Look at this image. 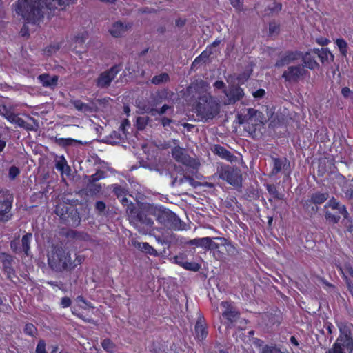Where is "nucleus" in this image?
<instances>
[{
  "label": "nucleus",
  "mask_w": 353,
  "mask_h": 353,
  "mask_svg": "<svg viewBox=\"0 0 353 353\" xmlns=\"http://www.w3.org/2000/svg\"><path fill=\"white\" fill-rule=\"evenodd\" d=\"M194 331L196 338L199 341H202L206 338L208 331L206 330L205 321L203 319L200 318L197 320L194 327Z\"/></svg>",
  "instance_id": "nucleus-21"
},
{
  "label": "nucleus",
  "mask_w": 353,
  "mask_h": 353,
  "mask_svg": "<svg viewBox=\"0 0 353 353\" xmlns=\"http://www.w3.org/2000/svg\"><path fill=\"white\" fill-rule=\"evenodd\" d=\"M71 300L68 297H63L61 301V305L63 308H66L70 306L71 305Z\"/></svg>",
  "instance_id": "nucleus-52"
},
{
  "label": "nucleus",
  "mask_w": 353,
  "mask_h": 353,
  "mask_svg": "<svg viewBox=\"0 0 353 353\" xmlns=\"http://www.w3.org/2000/svg\"><path fill=\"white\" fill-rule=\"evenodd\" d=\"M210 50H205L193 62V65H195L196 63L200 61H205L207 59H208L210 56Z\"/></svg>",
  "instance_id": "nucleus-43"
},
{
  "label": "nucleus",
  "mask_w": 353,
  "mask_h": 353,
  "mask_svg": "<svg viewBox=\"0 0 353 353\" xmlns=\"http://www.w3.org/2000/svg\"><path fill=\"white\" fill-rule=\"evenodd\" d=\"M196 111L203 119H212L219 112V104L206 92L199 97Z\"/></svg>",
  "instance_id": "nucleus-4"
},
{
  "label": "nucleus",
  "mask_w": 353,
  "mask_h": 353,
  "mask_svg": "<svg viewBox=\"0 0 353 353\" xmlns=\"http://www.w3.org/2000/svg\"><path fill=\"white\" fill-rule=\"evenodd\" d=\"M134 210V207L133 204L132 203H130V204L128 206L126 211L128 213L132 214Z\"/></svg>",
  "instance_id": "nucleus-63"
},
{
  "label": "nucleus",
  "mask_w": 353,
  "mask_h": 353,
  "mask_svg": "<svg viewBox=\"0 0 353 353\" xmlns=\"http://www.w3.org/2000/svg\"><path fill=\"white\" fill-rule=\"evenodd\" d=\"M169 79V75L167 73H162L159 75L154 76L152 79L151 83L154 85H160L161 83L168 82Z\"/></svg>",
  "instance_id": "nucleus-33"
},
{
  "label": "nucleus",
  "mask_w": 353,
  "mask_h": 353,
  "mask_svg": "<svg viewBox=\"0 0 353 353\" xmlns=\"http://www.w3.org/2000/svg\"><path fill=\"white\" fill-rule=\"evenodd\" d=\"M171 122H172L171 119H170L168 118H165V117L163 118L161 120L162 125L164 127L168 126Z\"/></svg>",
  "instance_id": "nucleus-61"
},
{
  "label": "nucleus",
  "mask_w": 353,
  "mask_h": 353,
  "mask_svg": "<svg viewBox=\"0 0 353 353\" xmlns=\"http://www.w3.org/2000/svg\"><path fill=\"white\" fill-rule=\"evenodd\" d=\"M12 113L11 110L4 105H0V115L3 116L5 119H8L9 114Z\"/></svg>",
  "instance_id": "nucleus-50"
},
{
  "label": "nucleus",
  "mask_w": 353,
  "mask_h": 353,
  "mask_svg": "<svg viewBox=\"0 0 353 353\" xmlns=\"http://www.w3.org/2000/svg\"><path fill=\"white\" fill-rule=\"evenodd\" d=\"M290 341L292 345L296 347L299 346V342L297 339L295 338V336H291Z\"/></svg>",
  "instance_id": "nucleus-62"
},
{
  "label": "nucleus",
  "mask_w": 353,
  "mask_h": 353,
  "mask_svg": "<svg viewBox=\"0 0 353 353\" xmlns=\"http://www.w3.org/2000/svg\"><path fill=\"white\" fill-rule=\"evenodd\" d=\"M58 143L61 145L67 146L77 143V141L71 138H61L59 139Z\"/></svg>",
  "instance_id": "nucleus-45"
},
{
  "label": "nucleus",
  "mask_w": 353,
  "mask_h": 353,
  "mask_svg": "<svg viewBox=\"0 0 353 353\" xmlns=\"http://www.w3.org/2000/svg\"><path fill=\"white\" fill-rule=\"evenodd\" d=\"M121 68L119 65H114L110 70L102 72L97 80V85L99 88H105L110 85L112 81L119 72Z\"/></svg>",
  "instance_id": "nucleus-13"
},
{
  "label": "nucleus",
  "mask_w": 353,
  "mask_h": 353,
  "mask_svg": "<svg viewBox=\"0 0 353 353\" xmlns=\"http://www.w3.org/2000/svg\"><path fill=\"white\" fill-rule=\"evenodd\" d=\"M112 138H115V140L111 141L112 143H117L121 141L122 139V137L119 132H113L112 134L110 135Z\"/></svg>",
  "instance_id": "nucleus-53"
},
{
  "label": "nucleus",
  "mask_w": 353,
  "mask_h": 353,
  "mask_svg": "<svg viewBox=\"0 0 353 353\" xmlns=\"http://www.w3.org/2000/svg\"><path fill=\"white\" fill-rule=\"evenodd\" d=\"M278 27L275 23H270L269 26V30L271 33H274L277 31Z\"/></svg>",
  "instance_id": "nucleus-60"
},
{
  "label": "nucleus",
  "mask_w": 353,
  "mask_h": 353,
  "mask_svg": "<svg viewBox=\"0 0 353 353\" xmlns=\"http://www.w3.org/2000/svg\"><path fill=\"white\" fill-rule=\"evenodd\" d=\"M130 27V26L128 23L117 21L112 24L109 32L112 37H121Z\"/></svg>",
  "instance_id": "nucleus-19"
},
{
  "label": "nucleus",
  "mask_w": 353,
  "mask_h": 353,
  "mask_svg": "<svg viewBox=\"0 0 353 353\" xmlns=\"http://www.w3.org/2000/svg\"><path fill=\"white\" fill-rule=\"evenodd\" d=\"M96 209L100 213L103 212L105 209V204L103 201H97L95 204Z\"/></svg>",
  "instance_id": "nucleus-54"
},
{
  "label": "nucleus",
  "mask_w": 353,
  "mask_h": 353,
  "mask_svg": "<svg viewBox=\"0 0 353 353\" xmlns=\"http://www.w3.org/2000/svg\"><path fill=\"white\" fill-rule=\"evenodd\" d=\"M101 345L107 352L112 353L115 350V346L114 343L110 339H104L102 341Z\"/></svg>",
  "instance_id": "nucleus-38"
},
{
  "label": "nucleus",
  "mask_w": 353,
  "mask_h": 353,
  "mask_svg": "<svg viewBox=\"0 0 353 353\" xmlns=\"http://www.w3.org/2000/svg\"><path fill=\"white\" fill-rule=\"evenodd\" d=\"M221 307L223 309L222 312L223 321L227 327H230L239 319V312L229 302L222 301Z\"/></svg>",
  "instance_id": "nucleus-11"
},
{
  "label": "nucleus",
  "mask_w": 353,
  "mask_h": 353,
  "mask_svg": "<svg viewBox=\"0 0 353 353\" xmlns=\"http://www.w3.org/2000/svg\"><path fill=\"white\" fill-rule=\"evenodd\" d=\"M273 161V168L270 172V176H274L280 172L282 170H284L285 172L286 166L289 165V161L287 159H280V158H272Z\"/></svg>",
  "instance_id": "nucleus-20"
},
{
  "label": "nucleus",
  "mask_w": 353,
  "mask_h": 353,
  "mask_svg": "<svg viewBox=\"0 0 353 353\" xmlns=\"http://www.w3.org/2000/svg\"><path fill=\"white\" fill-rule=\"evenodd\" d=\"M214 87L216 89H223L225 87V83L222 81H216L214 83Z\"/></svg>",
  "instance_id": "nucleus-59"
},
{
  "label": "nucleus",
  "mask_w": 353,
  "mask_h": 353,
  "mask_svg": "<svg viewBox=\"0 0 353 353\" xmlns=\"http://www.w3.org/2000/svg\"><path fill=\"white\" fill-rule=\"evenodd\" d=\"M149 121V117L147 116L138 117L136 120V126L138 130H143L148 125Z\"/></svg>",
  "instance_id": "nucleus-36"
},
{
  "label": "nucleus",
  "mask_w": 353,
  "mask_h": 353,
  "mask_svg": "<svg viewBox=\"0 0 353 353\" xmlns=\"http://www.w3.org/2000/svg\"><path fill=\"white\" fill-rule=\"evenodd\" d=\"M7 120L11 123H14L20 128H23L26 130H32L30 124L27 123L23 119L18 117L13 112L8 115Z\"/></svg>",
  "instance_id": "nucleus-24"
},
{
  "label": "nucleus",
  "mask_w": 353,
  "mask_h": 353,
  "mask_svg": "<svg viewBox=\"0 0 353 353\" xmlns=\"http://www.w3.org/2000/svg\"><path fill=\"white\" fill-rule=\"evenodd\" d=\"M23 330L26 334L32 336H34L37 331L36 327L32 323L26 324Z\"/></svg>",
  "instance_id": "nucleus-42"
},
{
  "label": "nucleus",
  "mask_w": 353,
  "mask_h": 353,
  "mask_svg": "<svg viewBox=\"0 0 353 353\" xmlns=\"http://www.w3.org/2000/svg\"><path fill=\"white\" fill-rule=\"evenodd\" d=\"M221 43V41L220 40H215L212 44H211V48H218V46H219Z\"/></svg>",
  "instance_id": "nucleus-64"
},
{
  "label": "nucleus",
  "mask_w": 353,
  "mask_h": 353,
  "mask_svg": "<svg viewBox=\"0 0 353 353\" xmlns=\"http://www.w3.org/2000/svg\"><path fill=\"white\" fill-rule=\"evenodd\" d=\"M301 61L304 63V65H303V67L305 66L311 70H314L319 66L318 63L316 61L314 58L311 56L310 52H307L304 54L302 53Z\"/></svg>",
  "instance_id": "nucleus-26"
},
{
  "label": "nucleus",
  "mask_w": 353,
  "mask_h": 353,
  "mask_svg": "<svg viewBox=\"0 0 353 353\" xmlns=\"http://www.w3.org/2000/svg\"><path fill=\"white\" fill-rule=\"evenodd\" d=\"M60 48L59 43H53L47 46L43 50V54L46 56H51L54 54Z\"/></svg>",
  "instance_id": "nucleus-37"
},
{
  "label": "nucleus",
  "mask_w": 353,
  "mask_h": 353,
  "mask_svg": "<svg viewBox=\"0 0 353 353\" xmlns=\"http://www.w3.org/2000/svg\"><path fill=\"white\" fill-rule=\"evenodd\" d=\"M314 52L318 55L323 64L329 63L334 61V57L328 48L314 49Z\"/></svg>",
  "instance_id": "nucleus-22"
},
{
  "label": "nucleus",
  "mask_w": 353,
  "mask_h": 353,
  "mask_svg": "<svg viewBox=\"0 0 353 353\" xmlns=\"http://www.w3.org/2000/svg\"><path fill=\"white\" fill-rule=\"evenodd\" d=\"M340 270L346 281L348 289L353 295V268L349 264L340 268Z\"/></svg>",
  "instance_id": "nucleus-17"
},
{
  "label": "nucleus",
  "mask_w": 353,
  "mask_h": 353,
  "mask_svg": "<svg viewBox=\"0 0 353 353\" xmlns=\"http://www.w3.org/2000/svg\"><path fill=\"white\" fill-rule=\"evenodd\" d=\"M265 92L263 89H259L256 91H255L254 92H253V96L255 98H261L262 97H263L265 95Z\"/></svg>",
  "instance_id": "nucleus-58"
},
{
  "label": "nucleus",
  "mask_w": 353,
  "mask_h": 353,
  "mask_svg": "<svg viewBox=\"0 0 353 353\" xmlns=\"http://www.w3.org/2000/svg\"><path fill=\"white\" fill-rule=\"evenodd\" d=\"M341 94L346 99H353V92L347 87L342 88Z\"/></svg>",
  "instance_id": "nucleus-49"
},
{
  "label": "nucleus",
  "mask_w": 353,
  "mask_h": 353,
  "mask_svg": "<svg viewBox=\"0 0 353 353\" xmlns=\"http://www.w3.org/2000/svg\"><path fill=\"white\" fill-rule=\"evenodd\" d=\"M71 103L77 110L80 112L84 113L92 112V108L89 105L83 103L80 100H72Z\"/></svg>",
  "instance_id": "nucleus-30"
},
{
  "label": "nucleus",
  "mask_w": 353,
  "mask_h": 353,
  "mask_svg": "<svg viewBox=\"0 0 353 353\" xmlns=\"http://www.w3.org/2000/svg\"><path fill=\"white\" fill-rule=\"evenodd\" d=\"M212 151L214 154L219 156L221 158L224 159L228 161L232 162L236 159V157L231 154L221 145H216L214 146Z\"/></svg>",
  "instance_id": "nucleus-23"
},
{
  "label": "nucleus",
  "mask_w": 353,
  "mask_h": 353,
  "mask_svg": "<svg viewBox=\"0 0 353 353\" xmlns=\"http://www.w3.org/2000/svg\"><path fill=\"white\" fill-rule=\"evenodd\" d=\"M19 174L20 170L17 167L13 165L10 168L8 176L11 180H14Z\"/></svg>",
  "instance_id": "nucleus-46"
},
{
  "label": "nucleus",
  "mask_w": 353,
  "mask_h": 353,
  "mask_svg": "<svg viewBox=\"0 0 353 353\" xmlns=\"http://www.w3.org/2000/svg\"><path fill=\"white\" fill-rule=\"evenodd\" d=\"M55 168L61 173H69V172L70 171V168L68 166L67 161L65 160L63 156L59 157L56 160Z\"/></svg>",
  "instance_id": "nucleus-29"
},
{
  "label": "nucleus",
  "mask_w": 353,
  "mask_h": 353,
  "mask_svg": "<svg viewBox=\"0 0 353 353\" xmlns=\"http://www.w3.org/2000/svg\"><path fill=\"white\" fill-rule=\"evenodd\" d=\"M339 335L326 353H353L352 325L347 322H337Z\"/></svg>",
  "instance_id": "nucleus-3"
},
{
  "label": "nucleus",
  "mask_w": 353,
  "mask_h": 353,
  "mask_svg": "<svg viewBox=\"0 0 353 353\" xmlns=\"http://www.w3.org/2000/svg\"><path fill=\"white\" fill-rule=\"evenodd\" d=\"M335 43L342 56L345 57L348 52L347 42L343 39H337Z\"/></svg>",
  "instance_id": "nucleus-34"
},
{
  "label": "nucleus",
  "mask_w": 353,
  "mask_h": 353,
  "mask_svg": "<svg viewBox=\"0 0 353 353\" xmlns=\"http://www.w3.org/2000/svg\"><path fill=\"white\" fill-rule=\"evenodd\" d=\"M133 245L138 248L139 250H141L142 252L148 254L152 256H157V252L149 245L148 243H141L137 241H134Z\"/></svg>",
  "instance_id": "nucleus-28"
},
{
  "label": "nucleus",
  "mask_w": 353,
  "mask_h": 353,
  "mask_svg": "<svg viewBox=\"0 0 353 353\" xmlns=\"http://www.w3.org/2000/svg\"><path fill=\"white\" fill-rule=\"evenodd\" d=\"M88 37V34L86 32H83L78 34L74 38V43L77 45H82L85 43L86 39Z\"/></svg>",
  "instance_id": "nucleus-41"
},
{
  "label": "nucleus",
  "mask_w": 353,
  "mask_h": 353,
  "mask_svg": "<svg viewBox=\"0 0 353 353\" xmlns=\"http://www.w3.org/2000/svg\"><path fill=\"white\" fill-rule=\"evenodd\" d=\"M302 52L300 51H288L282 54L280 59L276 61V66L283 67L301 61Z\"/></svg>",
  "instance_id": "nucleus-14"
},
{
  "label": "nucleus",
  "mask_w": 353,
  "mask_h": 353,
  "mask_svg": "<svg viewBox=\"0 0 353 353\" xmlns=\"http://www.w3.org/2000/svg\"><path fill=\"white\" fill-rule=\"evenodd\" d=\"M179 141L176 139H172L167 143V147L172 148V156L178 162L192 168H196L199 165V161L188 156L184 151V148H181L179 145Z\"/></svg>",
  "instance_id": "nucleus-6"
},
{
  "label": "nucleus",
  "mask_w": 353,
  "mask_h": 353,
  "mask_svg": "<svg viewBox=\"0 0 353 353\" xmlns=\"http://www.w3.org/2000/svg\"><path fill=\"white\" fill-rule=\"evenodd\" d=\"M113 192L118 197L125 195V190L119 185H113Z\"/></svg>",
  "instance_id": "nucleus-47"
},
{
  "label": "nucleus",
  "mask_w": 353,
  "mask_h": 353,
  "mask_svg": "<svg viewBox=\"0 0 353 353\" xmlns=\"http://www.w3.org/2000/svg\"><path fill=\"white\" fill-rule=\"evenodd\" d=\"M36 353H46V343L43 340H40L36 347Z\"/></svg>",
  "instance_id": "nucleus-48"
},
{
  "label": "nucleus",
  "mask_w": 353,
  "mask_h": 353,
  "mask_svg": "<svg viewBox=\"0 0 353 353\" xmlns=\"http://www.w3.org/2000/svg\"><path fill=\"white\" fill-rule=\"evenodd\" d=\"M70 3V0H18L14 6L26 23L39 24L48 10L63 9Z\"/></svg>",
  "instance_id": "nucleus-1"
},
{
  "label": "nucleus",
  "mask_w": 353,
  "mask_h": 353,
  "mask_svg": "<svg viewBox=\"0 0 353 353\" xmlns=\"http://www.w3.org/2000/svg\"><path fill=\"white\" fill-rule=\"evenodd\" d=\"M32 238V234L31 233H27L24 236H23L21 239L22 248L26 255L28 254V252L30 250V244Z\"/></svg>",
  "instance_id": "nucleus-32"
},
{
  "label": "nucleus",
  "mask_w": 353,
  "mask_h": 353,
  "mask_svg": "<svg viewBox=\"0 0 353 353\" xmlns=\"http://www.w3.org/2000/svg\"><path fill=\"white\" fill-rule=\"evenodd\" d=\"M329 198V194L327 192H316L312 194L310 200L306 201V205L308 203H312L315 205L321 204L324 203Z\"/></svg>",
  "instance_id": "nucleus-27"
},
{
  "label": "nucleus",
  "mask_w": 353,
  "mask_h": 353,
  "mask_svg": "<svg viewBox=\"0 0 353 353\" xmlns=\"http://www.w3.org/2000/svg\"><path fill=\"white\" fill-rule=\"evenodd\" d=\"M239 119L241 124L247 123L251 125L254 128L266 121V118L263 114L253 108H248L247 113L243 117H239Z\"/></svg>",
  "instance_id": "nucleus-8"
},
{
  "label": "nucleus",
  "mask_w": 353,
  "mask_h": 353,
  "mask_svg": "<svg viewBox=\"0 0 353 353\" xmlns=\"http://www.w3.org/2000/svg\"><path fill=\"white\" fill-rule=\"evenodd\" d=\"M170 107L168 105H163L161 109L159 110H157L156 108H147L145 109H144V111L145 112H148V113H150L152 116H154L156 115L157 114H163L164 113L166 112V111L170 109Z\"/></svg>",
  "instance_id": "nucleus-35"
},
{
  "label": "nucleus",
  "mask_w": 353,
  "mask_h": 353,
  "mask_svg": "<svg viewBox=\"0 0 353 353\" xmlns=\"http://www.w3.org/2000/svg\"><path fill=\"white\" fill-rule=\"evenodd\" d=\"M267 190L274 198H276L278 199H283V194L279 193V192L276 190V188L274 185H268L267 186Z\"/></svg>",
  "instance_id": "nucleus-40"
},
{
  "label": "nucleus",
  "mask_w": 353,
  "mask_h": 353,
  "mask_svg": "<svg viewBox=\"0 0 353 353\" xmlns=\"http://www.w3.org/2000/svg\"><path fill=\"white\" fill-rule=\"evenodd\" d=\"M217 174L219 178L232 185L239 186L241 183V173L237 168L229 165H221L217 169Z\"/></svg>",
  "instance_id": "nucleus-7"
},
{
  "label": "nucleus",
  "mask_w": 353,
  "mask_h": 353,
  "mask_svg": "<svg viewBox=\"0 0 353 353\" xmlns=\"http://www.w3.org/2000/svg\"><path fill=\"white\" fill-rule=\"evenodd\" d=\"M174 260L175 263L181 265V267L183 266L184 262H185L183 255L176 256L174 258Z\"/></svg>",
  "instance_id": "nucleus-55"
},
{
  "label": "nucleus",
  "mask_w": 353,
  "mask_h": 353,
  "mask_svg": "<svg viewBox=\"0 0 353 353\" xmlns=\"http://www.w3.org/2000/svg\"><path fill=\"white\" fill-rule=\"evenodd\" d=\"M157 219L162 225L165 227L172 228L174 230H180L178 223H180L179 219L176 214L170 210H159L157 212Z\"/></svg>",
  "instance_id": "nucleus-9"
},
{
  "label": "nucleus",
  "mask_w": 353,
  "mask_h": 353,
  "mask_svg": "<svg viewBox=\"0 0 353 353\" xmlns=\"http://www.w3.org/2000/svg\"><path fill=\"white\" fill-rule=\"evenodd\" d=\"M13 202L12 196L8 192L5 191L0 194V221L6 222L9 221L12 214L10 210Z\"/></svg>",
  "instance_id": "nucleus-10"
},
{
  "label": "nucleus",
  "mask_w": 353,
  "mask_h": 353,
  "mask_svg": "<svg viewBox=\"0 0 353 353\" xmlns=\"http://www.w3.org/2000/svg\"><path fill=\"white\" fill-rule=\"evenodd\" d=\"M324 210L325 219L332 223H337L341 216L347 218L348 215L345 206L334 198L326 203L324 205Z\"/></svg>",
  "instance_id": "nucleus-5"
},
{
  "label": "nucleus",
  "mask_w": 353,
  "mask_h": 353,
  "mask_svg": "<svg viewBox=\"0 0 353 353\" xmlns=\"http://www.w3.org/2000/svg\"><path fill=\"white\" fill-rule=\"evenodd\" d=\"M340 270L346 281L348 289L353 295V268L349 264L340 268Z\"/></svg>",
  "instance_id": "nucleus-18"
},
{
  "label": "nucleus",
  "mask_w": 353,
  "mask_h": 353,
  "mask_svg": "<svg viewBox=\"0 0 353 353\" xmlns=\"http://www.w3.org/2000/svg\"><path fill=\"white\" fill-rule=\"evenodd\" d=\"M223 92L227 97V104L235 103L244 95L243 89L235 85L230 86L228 90H224Z\"/></svg>",
  "instance_id": "nucleus-15"
},
{
  "label": "nucleus",
  "mask_w": 353,
  "mask_h": 353,
  "mask_svg": "<svg viewBox=\"0 0 353 353\" xmlns=\"http://www.w3.org/2000/svg\"><path fill=\"white\" fill-rule=\"evenodd\" d=\"M261 353H286L282 352L280 349L272 345H265L262 347Z\"/></svg>",
  "instance_id": "nucleus-39"
},
{
  "label": "nucleus",
  "mask_w": 353,
  "mask_h": 353,
  "mask_svg": "<svg viewBox=\"0 0 353 353\" xmlns=\"http://www.w3.org/2000/svg\"><path fill=\"white\" fill-rule=\"evenodd\" d=\"M1 259L5 272L7 273L8 276L11 278L12 275H14V270L12 268V262L13 261L12 256L8 254H2Z\"/></svg>",
  "instance_id": "nucleus-25"
},
{
  "label": "nucleus",
  "mask_w": 353,
  "mask_h": 353,
  "mask_svg": "<svg viewBox=\"0 0 353 353\" xmlns=\"http://www.w3.org/2000/svg\"><path fill=\"white\" fill-rule=\"evenodd\" d=\"M207 249L209 250H216L219 248V244L212 241V239L210 238V241L208 243Z\"/></svg>",
  "instance_id": "nucleus-57"
},
{
  "label": "nucleus",
  "mask_w": 353,
  "mask_h": 353,
  "mask_svg": "<svg viewBox=\"0 0 353 353\" xmlns=\"http://www.w3.org/2000/svg\"><path fill=\"white\" fill-rule=\"evenodd\" d=\"M48 263L50 268L56 272L70 270L77 266L68 251L62 247L55 245H52L48 252Z\"/></svg>",
  "instance_id": "nucleus-2"
},
{
  "label": "nucleus",
  "mask_w": 353,
  "mask_h": 353,
  "mask_svg": "<svg viewBox=\"0 0 353 353\" xmlns=\"http://www.w3.org/2000/svg\"><path fill=\"white\" fill-rule=\"evenodd\" d=\"M210 241V237L197 238L190 241V244L197 247L207 248L208 243Z\"/></svg>",
  "instance_id": "nucleus-31"
},
{
  "label": "nucleus",
  "mask_w": 353,
  "mask_h": 353,
  "mask_svg": "<svg viewBox=\"0 0 353 353\" xmlns=\"http://www.w3.org/2000/svg\"><path fill=\"white\" fill-rule=\"evenodd\" d=\"M232 6L238 10H241L242 9L243 0H230Z\"/></svg>",
  "instance_id": "nucleus-51"
},
{
  "label": "nucleus",
  "mask_w": 353,
  "mask_h": 353,
  "mask_svg": "<svg viewBox=\"0 0 353 353\" xmlns=\"http://www.w3.org/2000/svg\"><path fill=\"white\" fill-rule=\"evenodd\" d=\"M183 268L188 270L198 271L200 269V265L196 263L192 262H184L183 266Z\"/></svg>",
  "instance_id": "nucleus-44"
},
{
  "label": "nucleus",
  "mask_w": 353,
  "mask_h": 353,
  "mask_svg": "<svg viewBox=\"0 0 353 353\" xmlns=\"http://www.w3.org/2000/svg\"><path fill=\"white\" fill-rule=\"evenodd\" d=\"M37 79L43 87L54 89L57 85L59 77L57 75L51 76L48 73H44L40 74Z\"/></svg>",
  "instance_id": "nucleus-16"
},
{
  "label": "nucleus",
  "mask_w": 353,
  "mask_h": 353,
  "mask_svg": "<svg viewBox=\"0 0 353 353\" xmlns=\"http://www.w3.org/2000/svg\"><path fill=\"white\" fill-rule=\"evenodd\" d=\"M305 70L302 65H290L283 72L282 77L289 82H296L303 77Z\"/></svg>",
  "instance_id": "nucleus-12"
},
{
  "label": "nucleus",
  "mask_w": 353,
  "mask_h": 353,
  "mask_svg": "<svg viewBox=\"0 0 353 353\" xmlns=\"http://www.w3.org/2000/svg\"><path fill=\"white\" fill-rule=\"evenodd\" d=\"M77 301L78 302H81V303H84V304L85 305V307H83L84 309H86L87 307H92V308L93 307V306L92 305V304H91V303H88V302L85 300V299H84L83 296H78V297L77 298Z\"/></svg>",
  "instance_id": "nucleus-56"
}]
</instances>
